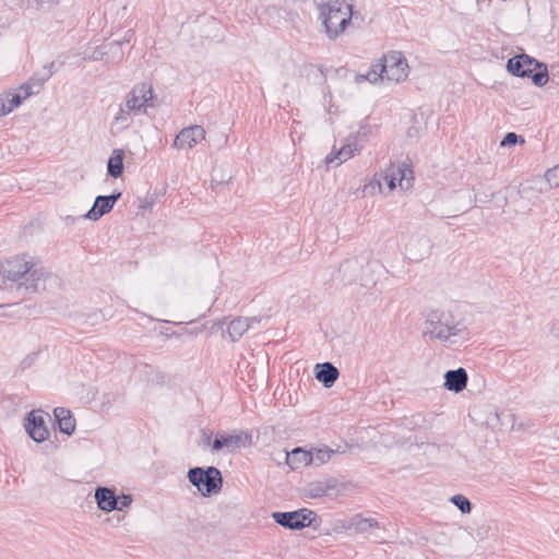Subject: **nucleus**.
I'll return each mask as SVG.
<instances>
[{
  "label": "nucleus",
  "instance_id": "1",
  "mask_svg": "<svg viewBox=\"0 0 559 559\" xmlns=\"http://www.w3.org/2000/svg\"><path fill=\"white\" fill-rule=\"evenodd\" d=\"M408 70L407 60L402 52L389 51L377 63L372 64L366 75H357L356 82H361L362 80L370 83H376L380 80L401 82L408 76Z\"/></svg>",
  "mask_w": 559,
  "mask_h": 559
},
{
  "label": "nucleus",
  "instance_id": "2",
  "mask_svg": "<svg viewBox=\"0 0 559 559\" xmlns=\"http://www.w3.org/2000/svg\"><path fill=\"white\" fill-rule=\"evenodd\" d=\"M329 37L342 34L352 21L353 8L345 0H329L319 8Z\"/></svg>",
  "mask_w": 559,
  "mask_h": 559
},
{
  "label": "nucleus",
  "instance_id": "3",
  "mask_svg": "<svg viewBox=\"0 0 559 559\" xmlns=\"http://www.w3.org/2000/svg\"><path fill=\"white\" fill-rule=\"evenodd\" d=\"M507 68L513 75L531 78L537 86H544L548 82L547 67L527 55H519L509 59Z\"/></svg>",
  "mask_w": 559,
  "mask_h": 559
},
{
  "label": "nucleus",
  "instance_id": "4",
  "mask_svg": "<svg viewBox=\"0 0 559 559\" xmlns=\"http://www.w3.org/2000/svg\"><path fill=\"white\" fill-rule=\"evenodd\" d=\"M189 480L199 489L203 496H210L221 490L223 479L221 472L216 467L192 468L189 471Z\"/></svg>",
  "mask_w": 559,
  "mask_h": 559
},
{
  "label": "nucleus",
  "instance_id": "5",
  "mask_svg": "<svg viewBox=\"0 0 559 559\" xmlns=\"http://www.w3.org/2000/svg\"><path fill=\"white\" fill-rule=\"evenodd\" d=\"M382 178L389 191H393L395 188L407 190L412 187L414 174L413 169L406 164H391L385 169Z\"/></svg>",
  "mask_w": 559,
  "mask_h": 559
},
{
  "label": "nucleus",
  "instance_id": "6",
  "mask_svg": "<svg viewBox=\"0 0 559 559\" xmlns=\"http://www.w3.org/2000/svg\"><path fill=\"white\" fill-rule=\"evenodd\" d=\"M316 514L309 509H299L293 512H275L273 519L284 527L301 530L308 527L314 521Z\"/></svg>",
  "mask_w": 559,
  "mask_h": 559
},
{
  "label": "nucleus",
  "instance_id": "7",
  "mask_svg": "<svg viewBox=\"0 0 559 559\" xmlns=\"http://www.w3.org/2000/svg\"><path fill=\"white\" fill-rule=\"evenodd\" d=\"M33 94L28 84H23L16 92L9 91L0 96V115H8L21 103L27 99Z\"/></svg>",
  "mask_w": 559,
  "mask_h": 559
},
{
  "label": "nucleus",
  "instance_id": "8",
  "mask_svg": "<svg viewBox=\"0 0 559 559\" xmlns=\"http://www.w3.org/2000/svg\"><path fill=\"white\" fill-rule=\"evenodd\" d=\"M205 139V130L201 126H191L182 129L174 141L179 150H190Z\"/></svg>",
  "mask_w": 559,
  "mask_h": 559
},
{
  "label": "nucleus",
  "instance_id": "9",
  "mask_svg": "<svg viewBox=\"0 0 559 559\" xmlns=\"http://www.w3.org/2000/svg\"><path fill=\"white\" fill-rule=\"evenodd\" d=\"M25 428L31 438L36 442L46 440L49 435L44 416L39 412H31L28 414Z\"/></svg>",
  "mask_w": 559,
  "mask_h": 559
},
{
  "label": "nucleus",
  "instance_id": "10",
  "mask_svg": "<svg viewBox=\"0 0 559 559\" xmlns=\"http://www.w3.org/2000/svg\"><path fill=\"white\" fill-rule=\"evenodd\" d=\"M33 264L25 257H15L5 262L3 272L8 278L15 281L28 273Z\"/></svg>",
  "mask_w": 559,
  "mask_h": 559
},
{
  "label": "nucleus",
  "instance_id": "11",
  "mask_svg": "<svg viewBox=\"0 0 559 559\" xmlns=\"http://www.w3.org/2000/svg\"><path fill=\"white\" fill-rule=\"evenodd\" d=\"M120 193L109 197H97L93 207L87 212V218L96 221L104 214L108 213L112 207Z\"/></svg>",
  "mask_w": 559,
  "mask_h": 559
},
{
  "label": "nucleus",
  "instance_id": "12",
  "mask_svg": "<svg viewBox=\"0 0 559 559\" xmlns=\"http://www.w3.org/2000/svg\"><path fill=\"white\" fill-rule=\"evenodd\" d=\"M153 98V91L150 86L142 84L135 87L131 98L128 100V107L131 109H141Z\"/></svg>",
  "mask_w": 559,
  "mask_h": 559
},
{
  "label": "nucleus",
  "instance_id": "13",
  "mask_svg": "<svg viewBox=\"0 0 559 559\" xmlns=\"http://www.w3.org/2000/svg\"><path fill=\"white\" fill-rule=\"evenodd\" d=\"M286 462L294 469L309 466L313 463L312 451L296 448L287 454Z\"/></svg>",
  "mask_w": 559,
  "mask_h": 559
},
{
  "label": "nucleus",
  "instance_id": "14",
  "mask_svg": "<svg viewBox=\"0 0 559 559\" xmlns=\"http://www.w3.org/2000/svg\"><path fill=\"white\" fill-rule=\"evenodd\" d=\"M95 499L100 510L110 512L116 510L118 499L115 492L108 488H98L95 492Z\"/></svg>",
  "mask_w": 559,
  "mask_h": 559
},
{
  "label": "nucleus",
  "instance_id": "15",
  "mask_svg": "<svg viewBox=\"0 0 559 559\" xmlns=\"http://www.w3.org/2000/svg\"><path fill=\"white\" fill-rule=\"evenodd\" d=\"M467 383V374L463 368L457 370L448 371L445 373V386L449 390L461 392L465 389Z\"/></svg>",
  "mask_w": 559,
  "mask_h": 559
},
{
  "label": "nucleus",
  "instance_id": "16",
  "mask_svg": "<svg viewBox=\"0 0 559 559\" xmlns=\"http://www.w3.org/2000/svg\"><path fill=\"white\" fill-rule=\"evenodd\" d=\"M316 369V378L326 388H330L338 378V370L330 362L318 364Z\"/></svg>",
  "mask_w": 559,
  "mask_h": 559
},
{
  "label": "nucleus",
  "instance_id": "17",
  "mask_svg": "<svg viewBox=\"0 0 559 559\" xmlns=\"http://www.w3.org/2000/svg\"><path fill=\"white\" fill-rule=\"evenodd\" d=\"M55 416L62 432L71 435L75 430V419L71 412L66 408H56Z\"/></svg>",
  "mask_w": 559,
  "mask_h": 559
},
{
  "label": "nucleus",
  "instance_id": "18",
  "mask_svg": "<svg viewBox=\"0 0 559 559\" xmlns=\"http://www.w3.org/2000/svg\"><path fill=\"white\" fill-rule=\"evenodd\" d=\"M241 442L240 435H219L212 443L213 451H219L223 448H238Z\"/></svg>",
  "mask_w": 559,
  "mask_h": 559
},
{
  "label": "nucleus",
  "instance_id": "19",
  "mask_svg": "<svg viewBox=\"0 0 559 559\" xmlns=\"http://www.w3.org/2000/svg\"><path fill=\"white\" fill-rule=\"evenodd\" d=\"M123 171V151L115 150L108 160V174L118 178Z\"/></svg>",
  "mask_w": 559,
  "mask_h": 559
},
{
  "label": "nucleus",
  "instance_id": "20",
  "mask_svg": "<svg viewBox=\"0 0 559 559\" xmlns=\"http://www.w3.org/2000/svg\"><path fill=\"white\" fill-rule=\"evenodd\" d=\"M249 329V324L246 319H235L227 328V333L233 341L240 338Z\"/></svg>",
  "mask_w": 559,
  "mask_h": 559
},
{
  "label": "nucleus",
  "instance_id": "21",
  "mask_svg": "<svg viewBox=\"0 0 559 559\" xmlns=\"http://www.w3.org/2000/svg\"><path fill=\"white\" fill-rule=\"evenodd\" d=\"M354 154V148L350 145L343 146L337 152H332L329 154L325 158L326 164H333L336 163L342 164L349 159Z\"/></svg>",
  "mask_w": 559,
  "mask_h": 559
},
{
  "label": "nucleus",
  "instance_id": "22",
  "mask_svg": "<svg viewBox=\"0 0 559 559\" xmlns=\"http://www.w3.org/2000/svg\"><path fill=\"white\" fill-rule=\"evenodd\" d=\"M334 451L329 449L328 447L318 448L312 450L313 463L321 465L330 461Z\"/></svg>",
  "mask_w": 559,
  "mask_h": 559
},
{
  "label": "nucleus",
  "instance_id": "23",
  "mask_svg": "<svg viewBox=\"0 0 559 559\" xmlns=\"http://www.w3.org/2000/svg\"><path fill=\"white\" fill-rule=\"evenodd\" d=\"M452 502L464 513L471 511L469 501L462 495H456L452 498Z\"/></svg>",
  "mask_w": 559,
  "mask_h": 559
},
{
  "label": "nucleus",
  "instance_id": "24",
  "mask_svg": "<svg viewBox=\"0 0 559 559\" xmlns=\"http://www.w3.org/2000/svg\"><path fill=\"white\" fill-rule=\"evenodd\" d=\"M546 178L550 185L559 186V165L549 169L546 174Z\"/></svg>",
  "mask_w": 559,
  "mask_h": 559
},
{
  "label": "nucleus",
  "instance_id": "25",
  "mask_svg": "<svg viewBox=\"0 0 559 559\" xmlns=\"http://www.w3.org/2000/svg\"><path fill=\"white\" fill-rule=\"evenodd\" d=\"M358 528L366 531L368 528L378 527V522L374 519H362L357 524Z\"/></svg>",
  "mask_w": 559,
  "mask_h": 559
},
{
  "label": "nucleus",
  "instance_id": "26",
  "mask_svg": "<svg viewBox=\"0 0 559 559\" xmlns=\"http://www.w3.org/2000/svg\"><path fill=\"white\" fill-rule=\"evenodd\" d=\"M118 499V506H117V510H122L127 507H129L131 504V497L130 496H121V497H117Z\"/></svg>",
  "mask_w": 559,
  "mask_h": 559
},
{
  "label": "nucleus",
  "instance_id": "27",
  "mask_svg": "<svg viewBox=\"0 0 559 559\" xmlns=\"http://www.w3.org/2000/svg\"><path fill=\"white\" fill-rule=\"evenodd\" d=\"M518 141V135L513 132H510L508 133L504 139L501 141V145L502 146H506V145H513L515 144Z\"/></svg>",
  "mask_w": 559,
  "mask_h": 559
},
{
  "label": "nucleus",
  "instance_id": "28",
  "mask_svg": "<svg viewBox=\"0 0 559 559\" xmlns=\"http://www.w3.org/2000/svg\"><path fill=\"white\" fill-rule=\"evenodd\" d=\"M370 188H371V189H373V186H372L371 183H369V185L365 186V191H366V190H368V189H370Z\"/></svg>",
  "mask_w": 559,
  "mask_h": 559
},
{
  "label": "nucleus",
  "instance_id": "29",
  "mask_svg": "<svg viewBox=\"0 0 559 559\" xmlns=\"http://www.w3.org/2000/svg\"><path fill=\"white\" fill-rule=\"evenodd\" d=\"M377 186H378V188H379V189H381V182H380V180H378V181H377Z\"/></svg>",
  "mask_w": 559,
  "mask_h": 559
}]
</instances>
